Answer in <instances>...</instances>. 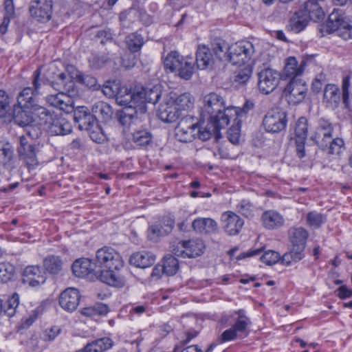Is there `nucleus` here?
<instances>
[{
	"instance_id": "f257e3e1",
	"label": "nucleus",
	"mask_w": 352,
	"mask_h": 352,
	"mask_svg": "<svg viewBox=\"0 0 352 352\" xmlns=\"http://www.w3.org/2000/svg\"><path fill=\"white\" fill-rule=\"evenodd\" d=\"M123 261L118 252L110 247H103L96 252L95 274L103 283L114 287L124 285V278L118 271L123 267Z\"/></svg>"
},
{
	"instance_id": "f03ea898",
	"label": "nucleus",
	"mask_w": 352,
	"mask_h": 352,
	"mask_svg": "<svg viewBox=\"0 0 352 352\" xmlns=\"http://www.w3.org/2000/svg\"><path fill=\"white\" fill-rule=\"evenodd\" d=\"M202 113L209 116L213 130L221 129L228 125L230 120H236L244 111L235 107H226L225 100L216 93H210L204 98Z\"/></svg>"
},
{
	"instance_id": "7ed1b4c3",
	"label": "nucleus",
	"mask_w": 352,
	"mask_h": 352,
	"mask_svg": "<svg viewBox=\"0 0 352 352\" xmlns=\"http://www.w3.org/2000/svg\"><path fill=\"white\" fill-rule=\"evenodd\" d=\"M234 322L232 327L224 331L221 336L222 342L234 340L236 338H243L248 336V328L251 324L250 319L245 315L243 309H239L233 312L232 316Z\"/></svg>"
},
{
	"instance_id": "20e7f679",
	"label": "nucleus",
	"mask_w": 352,
	"mask_h": 352,
	"mask_svg": "<svg viewBox=\"0 0 352 352\" xmlns=\"http://www.w3.org/2000/svg\"><path fill=\"white\" fill-rule=\"evenodd\" d=\"M255 52L254 45L248 41H240L230 45L228 62L241 66L242 64L252 63Z\"/></svg>"
},
{
	"instance_id": "39448f33",
	"label": "nucleus",
	"mask_w": 352,
	"mask_h": 352,
	"mask_svg": "<svg viewBox=\"0 0 352 352\" xmlns=\"http://www.w3.org/2000/svg\"><path fill=\"white\" fill-rule=\"evenodd\" d=\"M307 85L298 78H292L283 90V96L290 104H296L304 100L307 94Z\"/></svg>"
},
{
	"instance_id": "423d86ee",
	"label": "nucleus",
	"mask_w": 352,
	"mask_h": 352,
	"mask_svg": "<svg viewBox=\"0 0 352 352\" xmlns=\"http://www.w3.org/2000/svg\"><path fill=\"white\" fill-rule=\"evenodd\" d=\"M333 127L327 120L320 118L311 135L313 140L321 149L326 150L332 139Z\"/></svg>"
},
{
	"instance_id": "0eeeda50",
	"label": "nucleus",
	"mask_w": 352,
	"mask_h": 352,
	"mask_svg": "<svg viewBox=\"0 0 352 352\" xmlns=\"http://www.w3.org/2000/svg\"><path fill=\"white\" fill-rule=\"evenodd\" d=\"M280 80V76L278 72L265 68L258 74V89L262 94L268 95L277 88Z\"/></svg>"
},
{
	"instance_id": "6e6552de",
	"label": "nucleus",
	"mask_w": 352,
	"mask_h": 352,
	"mask_svg": "<svg viewBox=\"0 0 352 352\" xmlns=\"http://www.w3.org/2000/svg\"><path fill=\"white\" fill-rule=\"evenodd\" d=\"M287 123L286 113L278 108L270 110L263 120L265 129L272 133H279L284 130Z\"/></svg>"
},
{
	"instance_id": "1a4fd4ad",
	"label": "nucleus",
	"mask_w": 352,
	"mask_h": 352,
	"mask_svg": "<svg viewBox=\"0 0 352 352\" xmlns=\"http://www.w3.org/2000/svg\"><path fill=\"white\" fill-rule=\"evenodd\" d=\"M205 245L202 240L182 241L172 246V252L177 256L194 258L200 256Z\"/></svg>"
},
{
	"instance_id": "9d476101",
	"label": "nucleus",
	"mask_w": 352,
	"mask_h": 352,
	"mask_svg": "<svg viewBox=\"0 0 352 352\" xmlns=\"http://www.w3.org/2000/svg\"><path fill=\"white\" fill-rule=\"evenodd\" d=\"M17 152L20 160L29 168H34L38 165L35 145L28 137L22 135L19 138V146L17 148Z\"/></svg>"
},
{
	"instance_id": "9b49d317",
	"label": "nucleus",
	"mask_w": 352,
	"mask_h": 352,
	"mask_svg": "<svg viewBox=\"0 0 352 352\" xmlns=\"http://www.w3.org/2000/svg\"><path fill=\"white\" fill-rule=\"evenodd\" d=\"M326 28L329 33L338 31L339 35L345 40L352 36V26L338 12H332L329 14L326 23Z\"/></svg>"
},
{
	"instance_id": "f8f14e48",
	"label": "nucleus",
	"mask_w": 352,
	"mask_h": 352,
	"mask_svg": "<svg viewBox=\"0 0 352 352\" xmlns=\"http://www.w3.org/2000/svg\"><path fill=\"white\" fill-rule=\"evenodd\" d=\"M135 109L139 107L141 113H145L146 111L145 103L149 102L155 104L160 98V91L156 87L152 88H137L135 89Z\"/></svg>"
},
{
	"instance_id": "ddd939ff",
	"label": "nucleus",
	"mask_w": 352,
	"mask_h": 352,
	"mask_svg": "<svg viewBox=\"0 0 352 352\" xmlns=\"http://www.w3.org/2000/svg\"><path fill=\"white\" fill-rule=\"evenodd\" d=\"M197 130V123L191 117L181 119L175 128V137L182 142H188L194 140Z\"/></svg>"
},
{
	"instance_id": "4468645a",
	"label": "nucleus",
	"mask_w": 352,
	"mask_h": 352,
	"mask_svg": "<svg viewBox=\"0 0 352 352\" xmlns=\"http://www.w3.org/2000/svg\"><path fill=\"white\" fill-rule=\"evenodd\" d=\"M40 76L41 68L38 67L33 74L32 84L34 89L31 87L24 88L17 98V104L22 105L25 108L32 107L35 104L34 103V95L35 93H38L40 89Z\"/></svg>"
},
{
	"instance_id": "2eb2a0df",
	"label": "nucleus",
	"mask_w": 352,
	"mask_h": 352,
	"mask_svg": "<svg viewBox=\"0 0 352 352\" xmlns=\"http://www.w3.org/2000/svg\"><path fill=\"white\" fill-rule=\"evenodd\" d=\"M52 0H32L30 12L38 21H49L52 13Z\"/></svg>"
},
{
	"instance_id": "dca6fc26",
	"label": "nucleus",
	"mask_w": 352,
	"mask_h": 352,
	"mask_svg": "<svg viewBox=\"0 0 352 352\" xmlns=\"http://www.w3.org/2000/svg\"><path fill=\"white\" fill-rule=\"evenodd\" d=\"M221 219L223 230L231 236L238 234L244 225V221L232 211L224 212Z\"/></svg>"
},
{
	"instance_id": "f3484780",
	"label": "nucleus",
	"mask_w": 352,
	"mask_h": 352,
	"mask_svg": "<svg viewBox=\"0 0 352 352\" xmlns=\"http://www.w3.org/2000/svg\"><path fill=\"white\" fill-rule=\"evenodd\" d=\"M166 96L168 98V102L175 106L179 116L182 111H190L194 106L195 98L190 93L177 94L175 92H170Z\"/></svg>"
},
{
	"instance_id": "a211bd4d",
	"label": "nucleus",
	"mask_w": 352,
	"mask_h": 352,
	"mask_svg": "<svg viewBox=\"0 0 352 352\" xmlns=\"http://www.w3.org/2000/svg\"><path fill=\"white\" fill-rule=\"evenodd\" d=\"M45 80L51 84L54 89L59 90L63 87L64 89L67 82L74 85L71 77H68L65 72H60L54 65H51L45 74Z\"/></svg>"
},
{
	"instance_id": "6ab92c4d",
	"label": "nucleus",
	"mask_w": 352,
	"mask_h": 352,
	"mask_svg": "<svg viewBox=\"0 0 352 352\" xmlns=\"http://www.w3.org/2000/svg\"><path fill=\"white\" fill-rule=\"evenodd\" d=\"M80 293L77 289L69 287L64 290L59 297V305L67 311H74L80 302Z\"/></svg>"
},
{
	"instance_id": "aec40b11",
	"label": "nucleus",
	"mask_w": 352,
	"mask_h": 352,
	"mask_svg": "<svg viewBox=\"0 0 352 352\" xmlns=\"http://www.w3.org/2000/svg\"><path fill=\"white\" fill-rule=\"evenodd\" d=\"M261 225L269 230L278 229L285 224L284 217L275 210H267L263 212L260 219Z\"/></svg>"
},
{
	"instance_id": "412c9836",
	"label": "nucleus",
	"mask_w": 352,
	"mask_h": 352,
	"mask_svg": "<svg viewBox=\"0 0 352 352\" xmlns=\"http://www.w3.org/2000/svg\"><path fill=\"white\" fill-rule=\"evenodd\" d=\"M74 111V119L81 131L90 130L96 124L94 116L90 113L89 109L85 107H78Z\"/></svg>"
},
{
	"instance_id": "4be33fe9",
	"label": "nucleus",
	"mask_w": 352,
	"mask_h": 352,
	"mask_svg": "<svg viewBox=\"0 0 352 352\" xmlns=\"http://www.w3.org/2000/svg\"><path fill=\"white\" fill-rule=\"evenodd\" d=\"M197 67L199 69L212 68L216 63L215 58L209 47L199 45L196 51Z\"/></svg>"
},
{
	"instance_id": "5701e85b",
	"label": "nucleus",
	"mask_w": 352,
	"mask_h": 352,
	"mask_svg": "<svg viewBox=\"0 0 352 352\" xmlns=\"http://www.w3.org/2000/svg\"><path fill=\"white\" fill-rule=\"evenodd\" d=\"M46 100L51 106L58 108L67 113H69L74 109V100L63 91L56 94L49 95Z\"/></svg>"
},
{
	"instance_id": "b1692460",
	"label": "nucleus",
	"mask_w": 352,
	"mask_h": 352,
	"mask_svg": "<svg viewBox=\"0 0 352 352\" xmlns=\"http://www.w3.org/2000/svg\"><path fill=\"white\" fill-rule=\"evenodd\" d=\"M23 280L32 287H38L45 282L46 276L41 267L31 265L25 269Z\"/></svg>"
},
{
	"instance_id": "393cba45",
	"label": "nucleus",
	"mask_w": 352,
	"mask_h": 352,
	"mask_svg": "<svg viewBox=\"0 0 352 352\" xmlns=\"http://www.w3.org/2000/svg\"><path fill=\"white\" fill-rule=\"evenodd\" d=\"M49 133L53 135H64L72 131V125L65 118L56 115L47 125Z\"/></svg>"
},
{
	"instance_id": "a878e982",
	"label": "nucleus",
	"mask_w": 352,
	"mask_h": 352,
	"mask_svg": "<svg viewBox=\"0 0 352 352\" xmlns=\"http://www.w3.org/2000/svg\"><path fill=\"white\" fill-rule=\"evenodd\" d=\"M325 0H308L302 9L310 20L317 22L324 16L322 5Z\"/></svg>"
},
{
	"instance_id": "bb28decb",
	"label": "nucleus",
	"mask_w": 352,
	"mask_h": 352,
	"mask_svg": "<svg viewBox=\"0 0 352 352\" xmlns=\"http://www.w3.org/2000/svg\"><path fill=\"white\" fill-rule=\"evenodd\" d=\"M12 116L14 122L21 126H29L35 121L32 107L25 108L22 105H14Z\"/></svg>"
},
{
	"instance_id": "cd10ccee",
	"label": "nucleus",
	"mask_w": 352,
	"mask_h": 352,
	"mask_svg": "<svg viewBox=\"0 0 352 352\" xmlns=\"http://www.w3.org/2000/svg\"><path fill=\"white\" fill-rule=\"evenodd\" d=\"M288 234L292 248L303 252L309 236L307 230L302 227L292 228L289 230Z\"/></svg>"
},
{
	"instance_id": "c85d7f7f",
	"label": "nucleus",
	"mask_w": 352,
	"mask_h": 352,
	"mask_svg": "<svg viewBox=\"0 0 352 352\" xmlns=\"http://www.w3.org/2000/svg\"><path fill=\"white\" fill-rule=\"evenodd\" d=\"M340 89L337 85L328 84L325 86L322 100L327 107L336 109L340 104Z\"/></svg>"
},
{
	"instance_id": "c756f323",
	"label": "nucleus",
	"mask_w": 352,
	"mask_h": 352,
	"mask_svg": "<svg viewBox=\"0 0 352 352\" xmlns=\"http://www.w3.org/2000/svg\"><path fill=\"white\" fill-rule=\"evenodd\" d=\"M157 116L162 121L168 123L175 122L179 117L177 109H175V106L168 102L167 96L164 102L160 104L157 111Z\"/></svg>"
},
{
	"instance_id": "7c9ffc66",
	"label": "nucleus",
	"mask_w": 352,
	"mask_h": 352,
	"mask_svg": "<svg viewBox=\"0 0 352 352\" xmlns=\"http://www.w3.org/2000/svg\"><path fill=\"white\" fill-rule=\"evenodd\" d=\"M129 140L131 141L135 146L146 147L152 142L153 135L145 129H133L128 135Z\"/></svg>"
},
{
	"instance_id": "2f4dec72",
	"label": "nucleus",
	"mask_w": 352,
	"mask_h": 352,
	"mask_svg": "<svg viewBox=\"0 0 352 352\" xmlns=\"http://www.w3.org/2000/svg\"><path fill=\"white\" fill-rule=\"evenodd\" d=\"M192 228L197 233H214L217 231L218 225L211 218H197L192 221Z\"/></svg>"
},
{
	"instance_id": "473e14b6",
	"label": "nucleus",
	"mask_w": 352,
	"mask_h": 352,
	"mask_svg": "<svg viewBox=\"0 0 352 352\" xmlns=\"http://www.w3.org/2000/svg\"><path fill=\"white\" fill-rule=\"evenodd\" d=\"M155 261V256L149 252L142 251L133 254L130 257V263L136 267L146 268L151 266Z\"/></svg>"
},
{
	"instance_id": "72a5a7b5",
	"label": "nucleus",
	"mask_w": 352,
	"mask_h": 352,
	"mask_svg": "<svg viewBox=\"0 0 352 352\" xmlns=\"http://www.w3.org/2000/svg\"><path fill=\"white\" fill-rule=\"evenodd\" d=\"M211 51L215 60L228 61L230 45L222 39H215L211 43Z\"/></svg>"
},
{
	"instance_id": "f704fd0d",
	"label": "nucleus",
	"mask_w": 352,
	"mask_h": 352,
	"mask_svg": "<svg viewBox=\"0 0 352 352\" xmlns=\"http://www.w3.org/2000/svg\"><path fill=\"white\" fill-rule=\"evenodd\" d=\"M305 65V61L302 60L298 65L296 58L290 56L286 59L283 74L291 79L296 78V76L302 74Z\"/></svg>"
},
{
	"instance_id": "c9c22d12",
	"label": "nucleus",
	"mask_w": 352,
	"mask_h": 352,
	"mask_svg": "<svg viewBox=\"0 0 352 352\" xmlns=\"http://www.w3.org/2000/svg\"><path fill=\"white\" fill-rule=\"evenodd\" d=\"M116 102L122 106L133 107L135 109V90L131 91L126 87L121 86L116 96Z\"/></svg>"
},
{
	"instance_id": "e433bc0d",
	"label": "nucleus",
	"mask_w": 352,
	"mask_h": 352,
	"mask_svg": "<svg viewBox=\"0 0 352 352\" xmlns=\"http://www.w3.org/2000/svg\"><path fill=\"white\" fill-rule=\"evenodd\" d=\"M176 73L182 79L190 80L195 72V62L190 56H184L182 59Z\"/></svg>"
},
{
	"instance_id": "4c0bfd02",
	"label": "nucleus",
	"mask_w": 352,
	"mask_h": 352,
	"mask_svg": "<svg viewBox=\"0 0 352 352\" xmlns=\"http://www.w3.org/2000/svg\"><path fill=\"white\" fill-rule=\"evenodd\" d=\"M109 311V307L103 303H96L92 307H84L80 313L87 317L97 320L99 317L106 316Z\"/></svg>"
},
{
	"instance_id": "58836bf2",
	"label": "nucleus",
	"mask_w": 352,
	"mask_h": 352,
	"mask_svg": "<svg viewBox=\"0 0 352 352\" xmlns=\"http://www.w3.org/2000/svg\"><path fill=\"white\" fill-rule=\"evenodd\" d=\"M72 271L76 276L84 277L88 275L91 271H94L92 268V264L88 258H79L74 261L72 265Z\"/></svg>"
},
{
	"instance_id": "ea45409f",
	"label": "nucleus",
	"mask_w": 352,
	"mask_h": 352,
	"mask_svg": "<svg viewBox=\"0 0 352 352\" xmlns=\"http://www.w3.org/2000/svg\"><path fill=\"white\" fill-rule=\"evenodd\" d=\"M32 109L33 116L35 118L34 122H37V124L40 125H45L47 126L55 116L51 114L50 111L45 107L36 104L32 107Z\"/></svg>"
},
{
	"instance_id": "a19ab883",
	"label": "nucleus",
	"mask_w": 352,
	"mask_h": 352,
	"mask_svg": "<svg viewBox=\"0 0 352 352\" xmlns=\"http://www.w3.org/2000/svg\"><path fill=\"white\" fill-rule=\"evenodd\" d=\"M184 57L178 52L171 51L164 59L165 69L172 73H176Z\"/></svg>"
},
{
	"instance_id": "79ce46f5",
	"label": "nucleus",
	"mask_w": 352,
	"mask_h": 352,
	"mask_svg": "<svg viewBox=\"0 0 352 352\" xmlns=\"http://www.w3.org/2000/svg\"><path fill=\"white\" fill-rule=\"evenodd\" d=\"M309 18L301 9L296 12L290 19V26L292 30L299 32L302 31L308 24Z\"/></svg>"
},
{
	"instance_id": "37998d69",
	"label": "nucleus",
	"mask_w": 352,
	"mask_h": 352,
	"mask_svg": "<svg viewBox=\"0 0 352 352\" xmlns=\"http://www.w3.org/2000/svg\"><path fill=\"white\" fill-rule=\"evenodd\" d=\"M63 261L58 256L50 255L43 260V267L50 274H58L63 270Z\"/></svg>"
},
{
	"instance_id": "c03bdc74",
	"label": "nucleus",
	"mask_w": 352,
	"mask_h": 352,
	"mask_svg": "<svg viewBox=\"0 0 352 352\" xmlns=\"http://www.w3.org/2000/svg\"><path fill=\"white\" fill-rule=\"evenodd\" d=\"M138 120V111L133 107H126L119 113L118 120L123 126H131Z\"/></svg>"
},
{
	"instance_id": "a18cd8bd",
	"label": "nucleus",
	"mask_w": 352,
	"mask_h": 352,
	"mask_svg": "<svg viewBox=\"0 0 352 352\" xmlns=\"http://www.w3.org/2000/svg\"><path fill=\"white\" fill-rule=\"evenodd\" d=\"M92 113L95 118L98 117L103 120H108L111 118L113 112L111 107L107 103L99 101L92 106Z\"/></svg>"
},
{
	"instance_id": "49530a36",
	"label": "nucleus",
	"mask_w": 352,
	"mask_h": 352,
	"mask_svg": "<svg viewBox=\"0 0 352 352\" xmlns=\"http://www.w3.org/2000/svg\"><path fill=\"white\" fill-rule=\"evenodd\" d=\"M14 159L13 147L9 143L3 144L0 148V166L10 167Z\"/></svg>"
},
{
	"instance_id": "de8ad7c7",
	"label": "nucleus",
	"mask_w": 352,
	"mask_h": 352,
	"mask_svg": "<svg viewBox=\"0 0 352 352\" xmlns=\"http://www.w3.org/2000/svg\"><path fill=\"white\" fill-rule=\"evenodd\" d=\"M308 133V121L300 117L296 122L294 129V140H306Z\"/></svg>"
},
{
	"instance_id": "09e8293b",
	"label": "nucleus",
	"mask_w": 352,
	"mask_h": 352,
	"mask_svg": "<svg viewBox=\"0 0 352 352\" xmlns=\"http://www.w3.org/2000/svg\"><path fill=\"white\" fill-rule=\"evenodd\" d=\"M241 66L243 67L236 72L234 78L235 81L240 84L245 83L249 80L253 70L252 63L242 64Z\"/></svg>"
},
{
	"instance_id": "8fccbe9b",
	"label": "nucleus",
	"mask_w": 352,
	"mask_h": 352,
	"mask_svg": "<svg viewBox=\"0 0 352 352\" xmlns=\"http://www.w3.org/2000/svg\"><path fill=\"white\" fill-rule=\"evenodd\" d=\"M238 212L248 219H252L256 216V208L250 201L242 200L236 206Z\"/></svg>"
},
{
	"instance_id": "3c124183",
	"label": "nucleus",
	"mask_w": 352,
	"mask_h": 352,
	"mask_svg": "<svg viewBox=\"0 0 352 352\" xmlns=\"http://www.w3.org/2000/svg\"><path fill=\"white\" fill-rule=\"evenodd\" d=\"M15 268L8 262L0 263V283H6L10 281L14 276Z\"/></svg>"
},
{
	"instance_id": "603ef678",
	"label": "nucleus",
	"mask_w": 352,
	"mask_h": 352,
	"mask_svg": "<svg viewBox=\"0 0 352 352\" xmlns=\"http://www.w3.org/2000/svg\"><path fill=\"white\" fill-rule=\"evenodd\" d=\"M164 274L168 276L175 275L179 270V262L174 256L168 255L163 261Z\"/></svg>"
},
{
	"instance_id": "864d4df0",
	"label": "nucleus",
	"mask_w": 352,
	"mask_h": 352,
	"mask_svg": "<svg viewBox=\"0 0 352 352\" xmlns=\"http://www.w3.org/2000/svg\"><path fill=\"white\" fill-rule=\"evenodd\" d=\"M304 257L302 251L292 248L289 252L285 253L281 258L282 263L289 265L294 263H297Z\"/></svg>"
},
{
	"instance_id": "5fc2aeb1",
	"label": "nucleus",
	"mask_w": 352,
	"mask_h": 352,
	"mask_svg": "<svg viewBox=\"0 0 352 352\" xmlns=\"http://www.w3.org/2000/svg\"><path fill=\"white\" fill-rule=\"evenodd\" d=\"M126 43L130 51L136 52L142 47L144 41L141 35L133 33L126 38Z\"/></svg>"
},
{
	"instance_id": "6e6d98bb",
	"label": "nucleus",
	"mask_w": 352,
	"mask_h": 352,
	"mask_svg": "<svg viewBox=\"0 0 352 352\" xmlns=\"http://www.w3.org/2000/svg\"><path fill=\"white\" fill-rule=\"evenodd\" d=\"M87 131L89 132L90 138L96 143L101 144L107 140L106 134L96 123L93 125L91 129L87 130Z\"/></svg>"
},
{
	"instance_id": "4d7b16f0",
	"label": "nucleus",
	"mask_w": 352,
	"mask_h": 352,
	"mask_svg": "<svg viewBox=\"0 0 352 352\" xmlns=\"http://www.w3.org/2000/svg\"><path fill=\"white\" fill-rule=\"evenodd\" d=\"M19 305V296L17 293H14L7 300L6 308L4 310L5 313L9 317H12L15 314Z\"/></svg>"
},
{
	"instance_id": "13d9d810",
	"label": "nucleus",
	"mask_w": 352,
	"mask_h": 352,
	"mask_svg": "<svg viewBox=\"0 0 352 352\" xmlns=\"http://www.w3.org/2000/svg\"><path fill=\"white\" fill-rule=\"evenodd\" d=\"M325 217L320 213L315 211L310 212L307 215V223L314 228H318L325 222Z\"/></svg>"
},
{
	"instance_id": "bf43d9fd",
	"label": "nucleus",
	"mask_w": 352,
	"mask_h": 352,
	"mask_svg": "<svg viewBox=\"0 0 352 352\" xmlns=\"http://www.w3.org/2000/svg\"><path fill=\"white\" fill-rule=\"evenodd\" d=\"M120 83L118 81H107L102 86L103 94L109 98H115L120 87Z\"/></svg>"
},
{
	"instance_id": "052dcab7",
	"label": "nucleus",
	"mask_w": 352,
	"mask_h": 352,
	"mask_svg": "<svg viewBox=\"0 0 352 352\" xmlns=\"http://www.w3.org/2000/svg\"><path fill=\"white\" fill-rule=\"evenodd\" d=\"M351 85L349 76H345L342 81V99L346 108H349L351 105L349 97V87Z\"/></svg>"
},
{
	"instance_id": "680f3d73",
	"label": "nucleus",
	"mask_w": 352,
	"mask_h": 352,
	"mask_svg": "<svg viewBox=\"0 0 352 352\" xmlns=\"http://www.w3.org/2000/svg\"><path fill=\"white\" fill-rule=\"evenodd\" d=\"M96 352H104L113 346V341L109 338H102L91 342Z\"/></svg>"
},
{
	"instance_id": "e2e57ef3",
	"label": "nucleus",
	"mask_w": 352,
	"mask_h": 352,
	"mask_svg": "<svg viewBox=\"0 0 352 352\" xmlns=\"http://www.w3.org/2000/svg\"><path fill=\"white\" fill-rule=\"evenodd\" d=\"M158 223L164 234H167L172 231L175 226V219L171 214L165 215L159 221Z\"/></svg>"
},
{
	"instance_id": "0e129e2a",
	"label": "nucleus",
	"mask_w": 352,
	"mask_h": 352,
	"mask_svg": "<svg viewBox=\"0 0 352 352\" xmlns=\"http://www.w3.org/2000/svg\"><path fill=\"white\" fill-rule=\"evenodd\" d=\"M236 119H238V118ZM234 120L236 122L237 125L232 126L228 129V139L232 144H239L241 137L240 127L239 126H238L239 121H238L237 120Z\"/></svg>"
},
{
	"instance_id": "69168bd1",
	"label": "nucleus",
	"mask_w": 352,
	"mask_h": 352,
	"mask_svg": "<svg viewBox=\"0 0 352 352\" xmlns=\"http://www.w3.org/2000/svg\"><path fill=\"white\" fill-rule=\"evenodd\" d=\"M10 108L9 96L6 91L0 90V117H5Z\"/></svg>"
},
{
	"instance_id": "338daca9",
	"label": "nucleus",
	"mask_w": 352,
	"mask_h": 352,
	"mask_svg": "<svg viewBox=\"0 0 352 352\" xmlns=\"http://www.w3.org/2000/svg\"><path fill=\"white\" fill-rule=\"evenodd\" d=\"M344 144V143L342 138H332L326 150H328L329 154H339Z\"/></svg>"
},
{
	"instance_id": "774afa93",
	"label": "nucleus",
	"mask_w": 352,
	"mask_h": 352,
	"mask_svg": "<svg viewBox=\"0 0 352 352\" xmlns=\"http://www.w3.org/2000/svg\"><path fill=\"white\" fill-rule=\"evenodd\" d=\"M261 261L267 265H271L280 260V255L278 252L272 250L265 252L261 257Z\"/></svg>"
}]
</instances>
